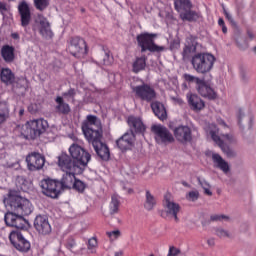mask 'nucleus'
<instances>
[{
  "label": "nucleus",
  "instance_id": "nucleus-37",
  "mask_svg": "<svg viewBox=\"0 0 256 256\" xmlns=\"http://www.w3.org/2000/svg\"><path fill=\"white\" fill-rule=\"evenodd\" d=\"M157 205V200L155 199V196L151 194L149 190L146 191V200L144 203V207L147 211H152V209Z\"/></svg>",
  "mask_w": 256,
  "mask_h": 256
},
{
  "label": "nucleus",
  "instance_id": "nucleus-60",
  "mask_svg": "<svg viewBox=\"0 0 256 256\" xmlns=\"http://www.w3.org/2000/svg\"><path fill=\"white\" fill-rule=\"evenodd\" d=\"M12 39H19V34L13 33L12 34Z\"/></svg>",
  "mask_w": 256,
  "mask_h": 256
},
{
  "label": "nucleus",
  "instance_id": "nucleus-20",
  "mask_svg": "<svg viewBox=\"0 0 256 256\" xmlns=\"http://www.w3.org/2000/svg\"><path fill=\"white\" fill-rule=\"evenodd\" d=\"M116 145L120 151H129L135 147V134L132 132L125 133L116 141Z\"/></svg>",
  "mask_w": 256,
  "mask_h": 256
},
{
  "label": "nucleus",
  "instance_id": "nucleus-22",
  "mask_svg": "<svg viewBox=\"0 0 256 256\" xmlns=\"http://www.w3.org/2000/svg\"><path fill=\"white\" fill-rule=\"evenodd\" d=\"M188 105L192 111H203L205 109V101L201 99L197 94L188 93L186 95Z\"/></svg>",
  "mask_w": 256,
  "mask_h": 256
},
{
  "label": "nucleus",
  "instance_id": "nucleus-38",
  "mask_svg": "<svg viewBox=\"0 0 256 256\" xmlns=\"http://www.w3.org/2000/svg\"><path fill=\"white\" fill-rule=\"evenodd\" d=\"M9 119V105L5 102H0V125Z\"/></svg>",
  "mask_w": 256,
  "mask_h": 256
},
{
  "label": "nucleus",
  "instance_id": "nucleus-49",
  "mask_svg": "<svg viewBox=\"0 0 256 256\" xmlns=\"http://www.w3.org/2000/svg\"><path fill=\"white\" fill-rule=\"evenodd\" d=\"M107 235L111 239H118V237L121 235V232L119 230H114L111 232H107Z\"/></svg>",
  "mask_w": 256,
  "mask_h": 256
},
{
  "label": "nucleus",
  "instance_id": "nucleus-14",
  "mask_svg": "<svg viewBox=\"0 0 256 256\" xmlns=\"http://www.w3.org/2000/svg\"><path fill=\"white\" fill-rule=\"evenodd\" d=\"M152 131L155 134V140L157 143H163L164 145H167L175 141L173 134H171V132H169V130L164 126L154 125L152 126Z\"/></svg>",
  "mask_w": 256,
  "mask_h": 256
},
{
  "label": "nucleus",
  "instance_id": "nucleus-44",
  "mask_svg": "<svg viewBox=\"0 0 256 256\" xmlns=\"http://www.w3.org/2000/svg\"><path fill=\"white\" fill-rule=\"evenodd\" d=\"M216 235L218 237H220V239H225L227 237H231V234L228 231L224 230L223 228H218L216 230Z\"/></svg>",
  "mask_w": 256,
  "mask_h": 256
},
{
  "label": "nucleus",
  "instance_id": "nucleus-43",
  "mask_svg": "<svg viewBox=\"0 0 256 256\" xmlns=\"http://www.w3.org/2000/svg\"><path fill=\"white\" fill-rule=\"evenodd\" d=\"M95 249H97V238H91L88 240V250L90 253H95Z\"/></svg>",
  "mask_w": 256,
  "mask_h": 256
},
{
  "label": "nucleus",
  "instance_id": "nucleus-50",
  "mask_svg": "<svg viewBox=\"0 0 256 256\" xmlns=\"http://www.w3.org/2000/svg\"><path fill=\"white\" fill-rule=\"evenodd\" d=\"M218 25L222 29V33L226 34L227 33V26L225 25V20L223 18L218 19Z\"/></svg>",
  "mask_w": 256,
  "mask_h": 256
},
{
  "label": "nucleus",
  "instance_id": "nucleus-3",
  "mask_svg": "<svg viewBox=\"0 0 256 256\" xmlns=\"http://www.w3.org/2000/svg\"><path fill=\"white\" fill-rule=\"evenodd\" d=\"M215 56L211 53H197L192 56L191 65L196 73L205 75L211 72L213 65H215Z\"/></svg>",
  "mask_w": 256,
  "mask_h": 256
},
{
  "label": "nucleus",
  "instance_id": "nucleus-61",
  "mask_svg": "<svg viewBox=\"0 0 256 256\" xmlns=\"http://www.w3.org/2000/svg\"><path fill=\"white\" fill-rule=\"evenodd\" d=\"M248 37H250V39H253V37H255V35L253 34V32H248Z\"/></svg>",
  "mask_w": 256,
  "mask_h": 256
},
{
  "label": "nucleus",
  "instance_id": "nucleus-55",
  "mask_svg": "<svg viewBox=\"0 0 256 256\" xmlns=\"http://www.w3.org/2000/svg\"><path fill=\"white\" fill-rule=\"evenodd\" d=\"M7 11V5L3 2H0V12Z\"/></svg>",
  "mask_w": 256,
  "mask_h": 256
},
{
  "label": "nucleus",
  "instance_id": "nucleus-2",
  "mask_svg": "<svg viewBox=\"0 0 256 256\" xmlns=\"http://www.w3.org/2000/svg\"><path fill=\"white\" fill-rule=\"evenodd\" d=\"M47 127H49V124L45 119H36L26 122L25 125L18 127V129L26 139H37L47 131Z\"/></svg>",
  "mask_w": 256,
  "mask_h": 256
},
{
  "label": "nucleus",
  "instance_id": "nucleus-35",
  "mask_svg": "<svg viewBox=\"0 0 256 256\" xmlns=\"http://www.w3.org/2000/svg\"><path fill=\"white\" fill-rule=\"evenodd\" d=\"M119 207H121L119 196L113 195L109 204L110 215H116V213H119Z\"/></svg>",
  "mask_w": 256,
  "mask_h": 256
},
{
  "label": "nucleus",
  "instance_id": "nucleus-56",
  "mask_svg": "<svg viewBox=\"0 0 256 256\" xmlns=\"http://www.w3.org/2000/svg\"><path fill=\"white\" fill-rule=\"evenodd\" d=\"M207 243L209 245V247H214L215 246V239L210 238L207 240Z\"/></svg>",
  "mask_w": 256,
  "mask_h": 256
},
{
  "label": "nucleus",
  "instance_id": "nucleus-4",
  "mask_svg": "<svg viewBox=\"0 0 256 256\" xmlns=\"http://www.w3.org/2000/svg\"><path fill=\"white\" fill-rule=\"evenodd\" d=\"M209 135L212 137V140L220 149L227 155V157H235V152L229 148L230 143H235L237 139H235V136L233 135H219V129L215 127V125H212V128L209 131Z\"/></svg>",
  "mask_w": 256,
  "mask_h": 256
},
{
  "label": "nucleus",
  "instance_id": "nucleus-59",
  "mask_svg": "<svg viewBox=\"0 0 256 256\" xmlns=\"http://www.w3.org/2000/svg\"><path fill=\"white\" fill-rule=\"evenodd\" d=\"M23 115H25V109L21 108V109L19 110V116H20V117H23Z\"/></svg>",
  "mask_w": 256,
  "mask_h": 256
},
{
  "label": "nucleus",
  "instance_id": "nucleus-1",
  "mask_svg": "<svg viewBox=\"0 0 256 256\" xmlns=\"http://www.w3.org/2000/svg\"><path fill=\"white\" fill-rule=\"evenodd\" d=\"M82 131L87 141L92 143L93 146L102 142L103 128L97 116L88 115L86 120L82 123Z\"/></svg>",
  "mask_w": 256,
  "mask_h": 256
},
{
  "label": "nucleus",
  "instance_id": "nucleus-40",
  "mask_svg": "<svg viewBox=\"0 0 256 256\" xmlns=\"http://www.w3.org/2000/svg\"><path fill=\"white\" fill-rule=\"evenodd\" d=\"M101 65H105L106 67H109V65H113V56L109 52H105Z\"/></svg>",
  "mask_w": 256,
  "mask_h": 256
},
{
  "label": "nucleus",
  "instance_id": "nucleus-31",
  "mask_svg": "<svg viewBox=\"0 0 256 256\" xmlns=\"http://www.w3.org/2000/svg\"><path fill=\"white\" fill-rule=\"evenodd\" d=\"M174 8L181 15L183 11H188L193 8L191 0H174Z\"/></svg>",
  "mask_w": 256,
  "mask_h": 256
},
{
  "label": "nucleus",
  "instance_id": "nucleus-21",
  "mask_svg": "<svg viewBox=\"0 0 256 256\" xmlns=\"http://www.w3.org/2000/svg\"><path fill=\"white\" fill-rule=\"evenodd\" d=\"M34 227L40 235H49L51 233V224L47 216L38 215L34 221Z\"/></svg>",
  "mask_w": 256,
  "mask_h": 256
},
{
  "label": "nucleus",
  "instance_id": "nucleus-29",
  "mask_svg": "<svg viewBox=\"0 0 256 256\" xmlns=\"http://www.w3.org/2000/svg\"><path fill=\"white\" fill-rule=\"evenodd\" d=\"M1 56L6 63H13L15 61V47L4 45L1 49Z\"/></svg>",
  "mask_w": 256,
  "mask_h": 256
},
{
  "label": "nucleus",
  "instance_id": "nucleus-53",
  "mask_svg": "<svg viewBox=\"0 0 256 256\" xmlns=\"http://www.w3.org/2000/svg\"><path fill=\"white\" fill-rule=\"evenodd\" d=\"M172 101L174 105H179L180 107L185 105V101H183L180 97H173Z\"/></svg>",
  "mask_w": 256,
  "mask_h": 256
},
{
  "label": "nucleus",
  "instance_id": "nucleus-33",
  "mask_svg": "<svg viewBox=\"0 0 256 256\" xmlns=\"http://www.w3.org/2000/svg\"><path fill=\"white\" fill-rule=\"evenodd\" d=\"M128 125L136 131V133H143L145 131V125L139 118H135L133 116L128 117Z\"/></svg>",
  "mask_w": 256,
  "mask_h": 256
},
{
  "label": "nucleus",
  "instance_id": "nucleus-11",
  "mask_svg": "<svg viewBox=\"0 0 256 256\" xmlns=\"http://www.w3.org/2000/svg\"><path fill=\"white\" fill-rule=\"evenodd\" d=\"M132 91L135 97L141 99L142 101H147L148 103L157 99V92H155V89L148 84L133 86Z\"/></svg>",
  "mask_w": 256,
  "mask_h": 256
},
{
  "label": "nucleus",
  "instance_id": "nucleus-27",
  "mask_svg": "<svg viewBox=\"0 0 256 256\" xmlns=\"http://www.w3.org/2000/svg\"><path fill=\"white\" fill-rule=\"evenodd\" d=\"M179 16L182 21H189L190 23H193L195 21H201V19H203L201 13L195 12L193 10H186L185 12H180Z\"/></svg>",
  "mask_w": 256,
  "mask_h": 256
},
{
  "label": "nucleus",
  "instance_id": "nucleus-5",
  "mask_svg": "<svg viewBox=\"0 0 256 256\" xmlns=\"http://www.w3.org/2000/svg\"><path fill=\"white\" fill-rule=\"evenodd\" d=\"M157 34L153 33H142L137 36V43L141 48V53H145V51H150L151 53H161L165 51L164 46H159L155 44V38Z\"/></svg>",
  "mask_w": 256,
  "mask_h": 256
},
{
  "label": "nucleus",
  "instance_id": "nucleus-17",
  "mask_svg": "<svg viewBox=\"0 0 256 256\" xmlns=\"http://www.w3.org/2000/svg\"><path fill=\"white\" fill-rule=\"evenodd\" d=\"M26 163L29 171H39L45 165V157L37 152H32L26 157Z\"/></svg>",
  "mask_w": 256,
  "mask_h": 256
},
{
  "label": "nucleus",
  "instance_id": "nucleus-16",
  "mask_svg": "<svg viewBox=\"0 0 256 256\" xmlns=\"http://www.w3.org/2000/svg\"><path fill=\"white\" fill-rule=\"evenodd\" d=\"M4 221L8 227H15L16 229H25L27 227V220L16 212L6 213Z\"/></svg>",
  "mask_w": 256,
  "mask_h": 256
},
{
  "label": "nucleus",
  "instance_id": "nucleus-47",
  "mask_svg": "<svg viewBox=\"0 0 256 256\" xmlns=\"http://www.w3.org/2000/svg\"><path fill=\"white\" fill-rule=\"evenodd\" d=\"M77 244L75 243V239L73 238H68L66 243H65V247L66 249H69V251H71V249H73V247H75Z\"/></svg>",
  "mask_w": 256,
  "mask_h": 256
},
{
  "label": "nucleus",
  "instance_id": "nucleus-8",
  "mask_svg": "<svg viewBox=\"0 0 256 256\" xmlns=\"http://www.w3.org/2000/svg\"><path fill=\"white\" fill-rule=\"evenodd\" d=\"M33 31H38L39 35H41L42 39H53L54 33L51 29V23L49 20L43 16L42 14H38L34 20V24L32 26Z\"/></svg>",
  "mask_w": 256,
  "mask_h": 256
},
{
  "label": "nucleus",
  "instance_id": "nucleus-26",
  "mask_svg": "<svg viewBox=\"0 0 256 256\" xmlns=\"http://www.w3.org/2000/svg\"><path fill=\"white\" fill-rule=\"evenodd\" d=\"M93 148L102 161H109L111 158V151L109 150V146H107V144L98 142V144H95Z\"/></svg>",
  "mask_w": 256,
  "mask_h": 256
},
{
  "label": "nucleus",
  "instance_id": "nucleus-58",
  "mask_svg": "<svg viewBox=\"0 0 256 256\" xmlns=\"http://www.w3.org/2000/svg\"><path fill=\"white\" fill-rule=\"evenodd\" d=\"M218 124L221 125L222 127H227V124L222 119H218Z\"/></svg>",
  "mask_w": 256,
  "mask_h": 256
},
{
  "label": "nucleus",
  "instance_id": "nucleus-57",
  "mask_svg": "<svg viewBox=\"0 0 256 256\" xmlns=\"http://www.w3.org/2000/svg\"><path fill=\"white\" fill-rule=\"evenodd\" d=\"M204 191H205L206 195H209V196L213 195V192H211V190H210V186H208L207 188H204Z\"/></svg>",
  "mask_w": 256,
  "mask_h": 256
},
{
  "label": "nucleus",
  "instance_id": "nucleus-25",
  "mask_svg": "<svg viewBox=\"0 0 256 256\" xmlns=\"http://www.w3.org/2000/svg\"><path fill=\"white\" fill-rule=\"evenodd\" d=\"M18 11L21 17L22 27H27L31 23V9L29 8V4L27 2H21L18 5Z\"/></svg>",
  "mask_w": 256,
  "mask_h": 256
},
{
  "label": "nucleus",
  "instance_id": "nucleus-19",
  "mask_svg": "<svg viewBox=\"0 0 256 256\" xmlns=\"http://www.w3.org/2000/svg\"><path fill=\"white\" fill-rule=\"evenodd\" d=\"M0 79L5 85H15V83H27L26 78H16L15 74L9 68H2L0 73Z\"/></svg>",
  "mask_w": 256,
  "mask_h": 256
},
{
  "label": "nucleus",
  "instance_id": "nucleus-23",
  "mask_svg": "<svg viewBox=\"0 0 256 256\" xmlns=\"http://www.w3.org/2000/svg\"><path fill=\"white\" fill-rule=\"evenodd\" d=\"M174 137L180 143H189L192 139L191 128L189 126H179L174 130Z\"/></svg>",
  "mask_w": 256,
  "mask_h": 256
},
{
  "label": "nucleus",
  "instance_id": "nucleus-15",
  "mask_svg": "<svg viewBox=\"0 0 256 256\" xmlns=\"http://www.w3.org/2000/svg\"><path fill=\"white\" fill-rule=\"evenodd\" d=\"M57 165L64 173H75L80 167L67 153H62L58 156Z\"/></svg>",
  "mask_w": 256,
  "mask_h": 256
},
{
  "label": "nucleus",
  "instance_id": "nucleus-51",
  "mask_svg": "<svg viewBox=\"0 0 256 256\" xmlns=\"http://www.w3.org/2000/svg\"><path fill=\"white\" fill-rule=\"evenodd\" d=\"M75 95H77V92L75 91V89L70 88L67 92L63 93V97H75Z\"/></svg>",
  "mask_w": 256,
  "mask_h": 256
},
{
  "label": "nucleus",
  "instance_id": "nucleus-63",
  "mask_svg": "<svg viewBox=\"0 0 256 256\" xmlns=\"http://www.w3.org/2000/svg\"><path fill=\"white\" fill-rule=\"evenodd\" d=\"M19 87H23V85H20Z\"/></svg>",
  "mask_w": 256,
  "mask_h": 256
},
{
  "label": "nucleus",
  "instance_id": "nucleus-12",
  "mask_svg": "<svg viewBox=\"0 0 256 256\" xmlns=\"http://www.w3.org/2000/svg\"><path fill=\"white\" fill-rule=\"evenodd\" d=\"M9 240L18 251L27 253L31 249V243L19 231H12L9 235Z\"/></svg>",
  "mask_w": 256,
  "mask_h": 256
},
{
  "label": "nucleus",
  "instance_id": "nucleus-18",
  "mask_svg": "<svg viewBox=\"0 0 256 256\" xmlns=\"http://www.w3.org/2000/svg\"><path fill=\"white\" fill-rule=\"evenodd\" d=\"M196 89L201 95V97H204L205 99H210V101L215 100L217 97V92L211 87V84L207 83L205 80H198V85L196 86Z\"/></svg>",
  "mask_w": 256,
  "mask_h": 256
},
{
  "label": "nucleus",
  "instance_id": "nucleus-7",
  "mask_svg": "<svg viewBox=\"0 0 256 256\" xmlns=\"http://www.w3.org/2000/svg\"><path fill=\"white\" fill-rule=\"evenodd\" d=\"M10 207L14 213L25 217L33 213V204L29 199L23 198L21 196H15L10 201Z\"/></svg>",
  "mask_w": 256,
  "mask_h": 256
},
{
  "label": "nucleus",
  "instance_id": "nucleus-10",
  "mask_svg": "<svg viewBox=\"0 0 256 256\" xmlns=\"http://www.w3.org/2000/svg\"><path fill=\"white\" fill-rule=\"evenodd\" d=\"M40 187L43 195L50 199H58L61 195V182L51 178L41 180Z\"/></svg>",
  "mask_w": 256,
  "mask_h": 256
},
{
  "label": "nucleus",
  "instance_id": "nucleus-52",
  "mask_svg": "<svg viewBox=\"0 0 256 256\" xmlns=\"http://www.w3.org/2000/svg\"><path fill=\"white\" fill-rule=\"evenodd\" d=\"M179 253H181V250H179L178 248L172 246L169 249L168 256H177V255H179Z\"/></svg>",
  "mask_w": 256,
  "mask_h": 256
},
{
  "label": "nucleus",
  "instance_id": "nucleus-42",
  "mask_svg": "<svg viewBox=\"0 0 256 256\" xmlns=\"http://www.w3.org/2000/svg\"><path fill=\"white\" fill-rule=\"evenodd\" d=\"M72 185L76 191H79V193H83V191H85V183L81 180H75Z\"/></svg>",
  "mask_w": 256,
  "mask_h": 256
},
{
  "label": "nucleus",
  "instance_id": "nucleus-36",
  "mask_svg": "<svg viewBox=\"0 0 256 256\" xmlns=\"http://www.w3.org/2000/svg\"><path fill=\"white\" fill-rule=\"evenodd\" d=\"M75 179V172L74 173H66L60 182L61 189H69L71 185H73V180Z\"/></svg>",
  "mask_w": 256,
  "mask_h": 256
},
{
  "label": "nucleus",
  "instance_id": "nucleus-39",
  "mask_svg": "<svg viewBox=\"0 0 256 256\" xmlns=\"http://www.w3.org/2000/svg\"><path fill=\"white\" fill-rule=\"evenodd\" d=\"M50 0H34V6L38 11H45L49 7Z\"/></svg>",
  "mask_w": 256,
  "mask_h": 256
},
{
  "label": "nucleus",
  "instance_id": "nucleus-6",
  "mask_svg": "<svg viewBox=\"0 0 256 256\" xmlns=\"http://www.w3.org/2000/svg\"><path fill=\"white\" fill-rule=\"evenodd\" d=\"M163 208L161 215L166 219H173L175 223H179V213L181 206L173 200L170 194H166L163 200Z\"/></svg>",
  "mask_w": 256,
  "mask_h": 256
},
{
  "label": "nucleus",
  "instance_id": "nucleus-41",
  "mask_svg": "<svg viewBox=\"0 0 256 256\" xmlns=\"http://www.w3.org/2000/svg\"><path fill=\"white\" fill-rule=\"evenodd\" d=\"M184 79L185 81H187L188 83H196V86L199 85L198 81H202L201 78L199 77H195L191 74H184Z\"/></svg>",
  "mask_w": 256,
  "mask_h": 256
},
{
  "label": "nucleus",
  "instance_id": "nucleus-24",
  "mask_svg": "<svg viewBox=\"0 0 256 256\" xmlns=\"http://www.w3.org/2000/svg\"><path fill=\"white\" fill-rule=\"evenodd\" d=\"M197 45L199 44L197 43V39H195V37H187L184 49L182 51L183 59H189L193 53H197Z\"/></svg>",
  "mask_w": 256,
  "mask_h": 256
},
{
  "label": "nucleus",
  "instance_id": "nucleus-9",
  "mask_svg": "<svg viewBox=\"0 0 256 256\" xmlns=\"http://www.w3.org/2000/svg\"><path fill=\"white\" fill-rule=\"evenodd\" d=\"M68 151L70 157L80 167H87L89 161H91V154L77 143H73Z\"/></svg>",
  "mask_w": 256,
  "mask_h": 256
},
{
  "label": "nucleus",
  "instance_id": "nucleus-62",
  "mask_svg": "<svg viewBox=\"0 0 256 256\" xmlns=\"http://www.w3.org/2000/svg\"><path fill=\"white\" fill-rule=\"evenodd\" d=\"M115 256H119V254L116 253Z\"/></svg>",
  "mask_w": 256,
  "mask_h": 256
},
{
  "label": "nucleus",
  "instance_id": "nucleus-54",
  "mask_svg": "<svg viewBox=\"0 0 256 256\" xmlns=\"http://www.w3.org/2000/svg\"><path fill=\"white\" fill-rule=\"evenodd\" d=\"M198 183L203 189H207V187H209V183H207V181H205L204 179L198 178Z\"/></svg>",
  "mask_w": 256,
  "mask_h": 256
},
{
  "label": "nucleus",
  "instance_id": "nucleus-46",
  "mask_svg": "<svg viewBox=\"0 0 256 256\" xmlns=\"http://www.w3.org/2000/svg\"><path fill=\"white\" fill-rule=\"evenodd\" d=\"M187 199L188 201H197L199 199V192L198 191L189 192Z\"/></svg>",
  "mask_w": 256,
  "mask_h": 256
},
{
  "label": "nucleus",
  "instance_id": "nucleus-34",
  "mask_svg": "<svg viewBox=\"0 0 256 256\" xmlns=\"http://www.w3.org/2000/svg\"><path fill=\"white\" fill-rule=\"evenodd\" d=\"M147 67V57L142 56L136 58L132 65V71L134 73H139V71H143Z\"/></svg>",
  "mask_w": 256,
  "mask_h": 256
},
{
  "label": "nucleus",
  "instance_id": "nucleus-45",
  "mask_svg": "<svg viewBox=\"0 0 256 256\" xmlns=\"http://www.w3.org/2000/svg\"><path fill=\"white\" fill-rule=\"evenodd\" d=\"M211 221H229V216L223 214H214L211 216Z\"/></svg>",
  "mask_w": 256,
  "mask_h": 256
},
{
  "label": "nucleus",
  "instance_id": "nucleus-28",
  "mask_svg": "<svg viewBox=\"0 0 256 256\" xmlns=\"http://www.w3.org/2000/svg\"><path fill=\"white\" fill-rule=\"evenodd\" d=\"M56 102V112L60 115H69L71 113V106L69 104L65 103V100H63V97L57 96L55 99Z\"/></svg>",
  "mask_w": 256,
  "mask_h": 256
},
{
  "label": "nucleus",
  "instance_id": "nucleus-30",
  "mask_svg": "<svg viewBox=\"0 0 256 256\" xmlns=\"http://www.w3.org/2000/svg\"><path fill=\"white\" fill-rule=\"evenodd\" d=\"M151 107L154 115H156L160 121L167 119V110H165V106L161 102H153Z\"/></svg>",
  "mask_w": 256,
  "mask_h": 256
},
{
  "label": "nucleus",
  "instance_id": "nucleus-48",
  "mask_svg": "<svg viewBox=\"0 0 256 256\" xmlns=\"http://www.w3.org/2000/svg\"><path fill=\"white\" fill-rule=\"evenodd\" d=\"M223 13H224L227 21H229V23H231V25H235V20H233V16L229 13V11H227V9L223 8Z\"/></svg>",
  "mask_w": 256,
  "mask_h": 256
},
{
  "label": "nucleus",
  "instance_id": "nucleus-13",
  "mask_svg": "<svg viewBox=\"0 0 256 256\" xmlns=\"http://www.w3.org/2000/svg\"><path fill=\"white\" fill-rule=\"evenodd\" d=\"M68 51L73 55V57H77L79 59L83 57V55H87V43L82 38L74 37L70 41Z\"/></svg>",
  "mask_w": 256,
  "mask_h": 256
},
{
  "label": "nucleus",
  "instance_id": "nucleus-32",
  "mask_svg": "<svg viewBox=\"0 0 256 256\" xmlns=\"http://www.w3.org/2000/svg\"><path fill=\"white\" fill-rule=\"evenodd\" d=\"M212 161L223 173H229V164L219 154H212Z\"/></svg>",
  "mask_w": 256,
  "mask_h": 256
}]
</instances>
